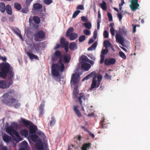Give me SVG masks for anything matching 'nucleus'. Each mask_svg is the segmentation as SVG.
<instances>
[{"mask_svg":"<svg viewBox=\"0 0 150 150\" xmlns=\"http://www.w3.org/2000/svg\"><path fill=\"white\" fill-rule=\"evenodd\" d=\"M71 58V56L69 54H65L62 55L60 50L56 51L52 56V61L55 62L59 59V63L61 66L58 64H53L51 67L52 75L55 77L59 76V72H63L64 69V65L63 62L68 63L70 62Z\"/></svg>","mask_w":150,"mask_h":150,"instance_id":"nucleus-1","label":"nucleus"},{"mask_svg":"<svg viewBox=\"0 0 150 150\" xmlns=\"http://www.w3.org/2000/svg\"><path fill=\"white\" fill-rule=\"evenodd\" d=\"M0 77L5 79L8 74V78L12 80L14 76V73L12 68L10 67V65L8 63H2L0 64Z\"/></svg>","mask_w":150,"mask_h":150,"instance_id":"nucleus-2","label":"nucleus"},{"mask_svg":"<svg viewBox=\"0 0 150 150\" xmlns=\"http://www.w3.org/2000/svg\"><path fill=\"white\" fill-rule=\"evenodd\" d=\"M10 94H4L3 96V99L2 100V103L9 106L13 105L15 108H17L21 105L18 100L14 98Z\"/></svg>","mask_w":150,"mask_h":150,"instance_id":"nucleus-3","label":"nucleus"},{"mask_svg":"<svg viewBox=\"0 0 150 150\" xmlns=\"http://www.w3.org/2000/svg\"><path fill=\"white\" fill-rule=\"evenodd\" d=\"M10 94H4L3 96V99L2 100V103L9 106L13 105L15 108H17L21 105L18 100L14 98Z\"/></svg>","mask_w":150,"mask_h":150,"instance_id":"nucleus-4","label":"nucleus"},{"mask_svg":"<svg viewBox=\"0 0 150 150\" xmlns=\"http://www.w3.org/2000/svg\"><path fill=\"white\" fill-rule=\"evenodd\" d=\"M6 131L7 133L11 136L16 142H18L22 140L18 133L13 127H8L6 128Z\"/></svg>","mask_w":150,"mask_h":150,"instance_id":"nucleus-5","label":"nucleus"},{"mask_svg":"<svg viewBox=\"0 0 150 150\" xmlns=\"http://www.w3.org/2000/svg\"><path fill=\"white\" fill-rule=\"evenodd\" d=\"M74 29L72 27L69 28L67 30L66 34V37H69L70 40H73L76 39L78 37V35L75 33L72 32Z\"/></svg>","mask_w":150,"mask_h":150,"instance_id":"nucleus-6","label":"nucleus"},{"mask_svg":"<svg viewBox=\"0 0 150 150\" xmlns=\"http://www.w3.org/2000/svg\"><path fill=\"white\" fill-rule=\"evenodd\" d=\"M73 97L75 99L76 101H78L82 106V110L84 111V108L82 106V101H84L86 100V97L83 94H74Z\"/></svg>","mask_w":150,"mask_h":150,"instance_id":"nucleus-7","label":"nucleus"},{"mask_svg":"<svg viewBox=\"0 0 150 150\" xmlns=\"http://www.w3.org/2000/svg\"><path fill=\"white\" fill-rule=\"evenodd\" d=\"M45 37V33L42 30H40L34 34V40L38 42L40 41L39 38L43 39Z\"/></svg>","mask_w":150,"mask_h":150,"instance_id":"nucleus-8","label":"nucleus"},{"mask_svg":"<svg viewBox=\"0 0 150 150\" xmlns=\"http://www.w3.org/2000/svg\"><path fill=\"white\" fill-rule=\"evenodd\" d=\"M131 4L130 7L133 11H135L136 10L139 9V5L138 3V0H132L131 1Z\"/></svg>","mask_w":150,"mask_h":150,"instance_id":"nucleus-9","label":"nucleus"},{"mask_svg":"<svg viewBox=\"0 0 150 150\" xmlns=\"http://www.w3.org/2000/svg\"><path fill=\"white\" fill-rule=\"evenodd\" d=\"M104 62L105 65L108 66L115 64L116 61L115 59L114 58H106Z\"/></svg>","mask_w":150,"mask_h":150,"instance_id":"nucleus-10","label":"nucleus"},{"mask_svg":"<svg viewBox=\"0 0 150 150\" xmlns=\"http://www.w3.org/2000/svg\"><path fill=\"white\" fill-rule=\"evenodd\" d=\"M79 75L77 73L73 74L71 76V83L72 82L74 84L77 83L79 81Z\"/></svg>","mask_w":150,"mask_h":150,"instance_id":"nucleus-11","label":"nucleus"},{"mask_svg":"<svg viewBox=\"0 0 150 150\" xmlns=\"http://www.w3.org/2000/svg\"><path fill=\"white\" fill-rule=\"evenodd\" d=\"M33 21H34L35 24H39L40 21V18L37 16H34L33 17L32 16H30L29 20V23H32Z\"/></svg>","mask_w":150,"mask_h":150,"instance_id":"nucleus-12","label":"nucleus"},{"mask_svg":"<svg viewBox=\"0 0 150 150\" xmlns=\"http://www.w3.org/2000/svg\"><path fill=\"white\" fill-rule=\"evenodd\" d=\"M96 74L93 77L92 83L91 85V88H98L99 86V84H98V81L96 79Z\"/></svg>","mask_w":150,"mask_h":150,"instance_id":"nucleus-13","label":"nucleus"},{"mask_svg":"<svg viewBox=\"0 0 150 150\" xmlns=\"http://www.w3.org/2000/svg\"><path fill=\"white\" fill-rule=\"evenodd\" d=\"M108 52V50L107 48L102 50L100 55V64H102L104 62L105 57V55Z\"/></svg>","mask_w":150,"mask_h":150,"instance_id":"nucleus-14","label":"nucleus"},{"mask_svg":"<svg viewBox=\"0 0 150 150\" xmlns=\"http://www.w3.org/2000/svg\"><path fill=\"white\" fill-rule=\"evenodd\" d=\"M115 38L116 41L120 43L123 46V44L124 42V40L123 38L120 34H117L115 35Z\"/></svg>","mask_w":150,"mask_h":150,"instance_id":"nucleus-15","label":"nucleus"},{"mask_svg":"<svg viewBox=\"0 0 150 150\" xmlns=\"http://www.w3.org/2000/svg\"><path fill=\"white\" fill-rule=\"evenodd\" d=\"M33 10L35 11H38L40 9H41V12L42 11V4L39 3H35L33 4Z\"/></svg>","mask_w":150,"mask_h":150,"instance_id":"nucleus-16","label":"nucleus"},{"mask_svg":"<svg viewBox=\"0 0 150 150\" xmlns=\"http://www.w3.org/2000/svg\"><path fill=\"white\" fill-rule=\"evenodd\" d=\"M91 67V65L88 63H84L81 64V68L84 70L87 71Z\"/></svg>","mask_w":150,"mask_h":150,"instance_id":"nucleus-17","label":"nucleus"},{"mask_svg":"<svg viewBox=\"0 0 150 150\" xmlns=\"http://www.w3.org/2000/svg\"><path fill=\"white\" fill-rule=\"evenodd\" d=\"M45 101L43 100L42 102V103L40 104L39 107V115L40 116H42L43 114L44 113V104Z\"/></svg>","mask_w":150,"mask_h":150,"instance_id":"nucleus-18","label":"nucleus"},{"mask_svg":"<svg viewBox=\"0 0 150 150\" xmlns=\"http://www.w3.org/2000/svg\"><path fill=\"white\" fill-rule=\"evenodd\" d=\"M69 48L71 50L74 51L77 49V44L74 42H71L69 44Z\"/></svg>","mask_w":150,"mask_h":150,"instance_id":"nucleus-19","label":"nucleus"},{"mask_svg":"<svg viewBox=\"0 0 150 150\" xmlns=\"http://www.w3.org/2000/svg\"><path fill=\"white\" fill-rule=\"evenodd\" d=\"M37 129V126L34 125L30 126L29 128L30 134L35 133Z\"/></svg>","mask_w":150,"mask_h":150,"instance_id":"nucleus-20","label":"nucleus"},{"mask_svg":"<svg viewBox=\"0 0 150 150\" xmlns=\"http://www.w3.org/2000/svg\"><path fill=\"white\" fill-rule=\"evenodd\" d=\"M36 146L37 150H44L43 144L41 141L36 142Z\"/></svg>","mask_w":150,"mask_h":150,"instance_id":"nucleus-21","label":"nucleus"},{"mask_svg":"<svg viewBox=\"0 0 150 150\" xmlns=\"http://www.w3.org/2000/svg\"><path fill=\"white\" fill-rule=\"evenodd\" d=\"M26 54L31 59H35L37 60H39V57L37 55L31 53L29 52H27Z\"/></svg>","mask_w":150,"mask_h":150,"instance_id":"nucleus-22","label":"nucleus"},{"mask_svg":"<svg viewBox=\"0 0 150 150\" xmlns=\"http://www.w3.org/2000/svg\"><path fill=\"white\" fill-rule=\"evenodd\" d=\"M4 141L6 143H8L11 140V137L6 134H4L2 137Z\"/></svg>","mask_w":150,"mask_h":150,"instance_id":"nucleus-23","label":"nucleus"},{"mask_svg":"<svg viewBox=\"0 0 150 150\" xmlns=\"http://www.w3.org/2000/svg\"><path fill=\"white\" fill-rule=\"evenodd\" d=\"M78 106L74 105V106L73 110L78 117H82V115L78 109Z\"/></svg>","mask_w":150,"mask_h":150,"instance_id":"nucleus-24","label":"nucleus"},{"mask_svg":"<svg viewBox=\"0 0 150 150\" xmlns=\"http://www.w3.org/2000/svg\"><path fill=\"white\" fill-rule=\"evenodd\" d=\"M96 73L95 71H93L90 73V74L87 75V76L84 77L82 79V81H84L86 80H87L91 77L94 76L96 75Z\"/></svg>","mask_w":150,"mask_h":150,"instance_id":"nucleus-25","label":"nucleus"},{"mask_svg":"<svg viewBox=\"0 0 150 150\" xmlns=\"http://www.w3.org/2000/svg\"><path fill=\"white\" fill-rule=\"evenodd\" d=\"M91 145L90 143L84 144L81 148L82 150H88L91 147Z\"/></svg>","mask_w":150,"mask_h":150,"instance_id":"nucleus-26","label":"nucleus"},{"mask_svg":"<svg viewBox=\"0 0 150 150\" xmlns=\"http://www.w3.org/2000/svg\"><path fill=\"white\" fill-rule=\"evenodd\" d=\"M88 58L86 56L83 55L80 58L81 64L88 62Z\"/></svg>","mask_w":150,"mask_h":150,"instance_id":"nucleus-27","label":"nucleus"},{"mask_svg":"<svg viewBox=\"0 0 150 150\" xmlns=\"http://www.w3.org/2000/svg\"><path fill=\"white\" fill-rule=\"evenodd\" d=\"M7 85L6 82L3 80L0 81V88L2 89L7 88Z\"/></svg>","mask_w":150,"mask_h":150,"instance_id":"nucleus-28","label":"nucleus"},{"mask_svg":"<svg viewBox=\"0 0 150 150\" xmlns=\"http://www.w3.org/2000/svg\"><path fill=\"white\" fill-rule=\"evenodd\" d=\"M5 10L8 14L9 15H11L12 14V9L11 6L9 5H7L6 6Z\"/></svg>","mask_w":150,"mask_h":150,"instance_id":"nucleus-29","label":"nucleus"},{"mask_svg":"<svg viewBox=\"0 0 150 150\" xmlns=\"http://www.w3.org/2000/svg\"><path fill=\"white\" fill-rule=\"evenodd\" d=\"M100 5L102 9L106 11L107 10V6L106 3L103 0L102 3L100 4Z\"/></svg>","mask_w":150,"mask_h":150,"instance_id":"nucleus-30","label":"nucleus"},{"mask_svg":"<svg viewBox=\"0 0 150 150\" xmlns=\"http://www.w3.org/2000/svg\"><path fill=\"white\" fill-rule=\"evenodd\" d=\"M20 134L21 135L25 137H27L28 136V131L27 129H23L20 132Z\"/></svg>","mask_w":150,"mask_h":150,"instance_id":"nucleus-31","label":"nucleus"},{"mask_svg":"<svg viewBox=\"0 0 150 150\" xmlns=\"http://www.w3.org/2000/svg\"><path fill=\"white\" fill-rule=\"evenodd\" d=\"M6 8V6L5 4L2 2L0 3V11L2 13H4Z\"/></svg>","mask_w":150,"mask_h":150,"instance_id":"nucleus-32","label":"nucleus"},{"mask_svg":"<svg viewBox=\"0 0 150 150\" xmlns=\"http://www.w3.org/2000/svg\"><path fill=\"white\" fill-rule=\"evenodd\" d=\"M39 45V43H35L33 44L34 49L37 52H38L40 50V47Z\"/></svg>","mask_w":150,"mask_h":150,"instance_id":"nucleus-33","label":"nucleus"},{"mask_svg":"<svg viewBox=\"0 0 150 150\" xmlns=\"http://www.w3.org/2000/svg\"><path fill=\"white\" fill-rule=\"evenodd\" d=\"M104 46L106 48H107L109 47H111L112 46L111 44L109 42L108 40H105L103 42Z\"/></svg>","mask_w":150,"mask_h":150,"instance_id":"nucleus-34","label":"nucleus"},{"mask_svg":"<svg viewBox=\"0 0 150 150\" xmlns=\"http://www.w3.org/2000/svg\"><path fill=\"white\" fill-rule=\"evenodd\" d=\"M97 42H95L91 47L88 48V50L92 51L93 50H95L97 46Z\"/></svg>","mask_w":150,"mask_h":150,"instance_id":"nucleus-35","label":"nucleus"},{"mask_svg":"<svg viewBox=\"0 0 150 150\" xmlns=\"http://www.w3.org/2000/svg\"><path fill=\"white\" fill-rule=\"evenodd\" d=\"M14 8L16 9L18 11H20L21 9V5L18 3H15L14 4Z\"/></svg>","mask_w":150,"mask_h":150,"instance_id":"nucleus-36","label":"nucleus"},{"mask_svg":"<svg viewBox=\"0 0 150 150\" xmlns=\"http://www.w3.org/2000/svg\"><path fill=\"white\" fill-rule=\"evenodd\" d=\"M56 122L55 119L53 117H51V120L50 121L49 124L51 127H53L55 124Z\"/></svg>","mask_w":150,"mask_h":150,"instance_id":"nucleus-37","label":"nucleus"},{"mask_svg":"<svg viewBox=\"0 0 150 150\" xmlns=\"http://www.w3.org/2000/svg\"><path fill=\"white\" fill-rule=\"evenodd\" d=\"M21 121L23 124L26 126H28L30 125V123H31V122L25 120V119L21 118Z\"/></svg>","mask_w":150,"mask_h":150,"instance_id":"nucleus-38","label":"nucleus"},{"mask_svg":"<svg viewBox=\"0 0 150 150\" xmlns=\"http://www.w3.org/2000/svg\"><path fill=\"white\" fill-rule=\"evenodd\" d=\"M30 137L33 142H35L37 141L38 137L37 135L35 134L31 135Z\"/></svg>","mask_w":150,"mask_h":150,"instance_id":"nucleus-39","label":"nucleus"},{"mask_svg":"<svg viewBox=\"0 0 150 150\" xmlns=\"http://www.w3.org/2000/svg\"><path fill=\"white\" fill-rule=\"evenodd\" d=\"M28 11V6H26L23 8L21 10V13H27Z\"/></svg>","mask_w":150,"mask_h":150,"instance_id":"nucleus-40","label":"nucleus"},{"mask_svg":"<svg viewBox=\"0 0 150 150\" xmlns=\"http://www.w3.org/2000/svg\"><path fill=\"white\" fill-rule=\"evenodd\" d=\"M85 27L86 28L90 29L91 27V25L90 22L86 23L84 24Z\"/></svg>","mask_w":150,"mask_h":150,"instance_id":"nucleus-41","label":"nucleus"},{"mask_svg":"<svg viewBox=\"0 0 150 150\" xmlns=\"http://www.w3.org/2000/svg\"><path fill=\"white\" fill-rule=\"evenodd\" d=\"M14 32L15 34L17 35L22 41H23L22 36L21 34L20 31L19 30L18 31H15Z\"/></svg>","mask_w":150,"mask_h":150,"instance_id":"nucleus-42","label":"nucleus"},{"mask_svg":"<svg viewBox=\"0 0 150 150\" xmlns=\"http://www.w3.org/2000/svg\"><path fill=\"white\" fill-rule=\"evenodd\" d=\"M80 12L81 11L79 10L75 11L73 14L72 18H75Z\"/></svg>","mask_w":150,"mask_h":150,"instance_id":"nucleus-43","label":"nucleus"},{"mask_svg":"<svg viewBox=\"0 0 150 150\" xmlns=\"http://www.w3.org/2000/svg\"><path fill=\"white\" fill-rule=\"evenodd\" d=\"M120 56L124 59H125L126 57L125 54L122 51H120L119 52Z\"/></svg>","mask_w":150,"mask_h":150,"instance_id":"nucleus-44","label":"nucleus"},{"mask_svg":"<svg viewBox=\"0 0 150 150\" xmlns=\"http://www.w3.org/2000/svg\"><path fill=\"white\" fill-rule=\"evenodd\" d=\"M86 37L84 35H82L80 36L79 38V42H81L85 40Z\"/></svg>","mask_w":150,"mask_h":150,"instance_id":"nucleus-45","label":"nucleus"},{"mask_svg":"<svg viewBox=\"0 0 150 150\" xmlns=\"http://www.w3.org/2000/svg\"><path fill=\"white\" fill-rule=\"evenodd\" d=\"M73 91V94H79V90L78 89V87L77 86H75L74 87Z\"/></svg>","mask_w":150,"mask_h":150,"instance_id":"nucleus-46","label":"nucleus"},{"mask_svg":"<svg viewBox=\"0 0 150 150\" xmlns=\"http://www.w3.org/2000/svg\"><path fill=\"white\" fill-rule=\"evenodd\" d=\"M96 78H97L98 79L97 81H98V84H100V81L102 79V76L100 74H98L97 76H96Z\"/></svg>","mask_w":150,"mask_h":150,"instance_id":"nucleus-47","label":"nucleus"},{"mask_svg":"<svg viewBox=\"0 0 150 150\" xmlns=\"http://www.w3.org/2000/svg\"><path fill=\"white\" fill-rule=\"evenodd\" d=\"M44 3L46 4L49 5L52 3V0H44Z\"/></svg>","mask_w":150,"mask_h":150,"instance_id":"nucleus-48","label":"nucleus"},{"mask_svg":"<svg viewBox=\"0 0 150 150\" xmlns=\"http://www.w3.org/2000/svg\"><path fill=\"white\" fill-rule=\"evenodd\" d=\"M103 37L105 38H108L109 36V34L107 30H105L103 32Z\"/></svg>","mask_w":150,"mask_h":150,"instance_id":"nucleus-49","label":"nucleus"},{"mask_svg":"<svg viewBox=\"0 0 150 150\" xmlns=\"http://www.w3.org/2000/svg\"><path fill=\"white\" fill-rule=\"evenodd\" d=\"M108 16L109 18V20L110 21H112V18L111 13L108 12L107 13Z\"/></svg>","mask_w":150,"mask_h":150,"instance_id":"nucleus-50","label":"nucleus"},{"mask_svg":"<svg viewBox=\"0 0 150 150\" xmlns=\"http://www.w3.org/2000/svg\"><path fill=\"white\" fill-rule=\"evenodd\" d=\"M60 44L61 47L63 48V47L66 46L67 45H69V42L68 41H66L64 42H60Z\"/></svg>","mask_w":150,"mask_h":150,"instance_id":"nucleus-51","label":"nucleus"},{"mask_svg":"<svg viewBox=\"0 0 150 150\" xmlns=\"http://www.w3.org/2000/svg\"><path fill=\"white\" fill-rule=\"evenodd\" d=\"M83 33L86 35H89L90 34V31L87 29H85L83 31Z\"/></svg>","mask_w":150,"mask_h":150,"instance_id":"nucleus-52","label":"nucleus"},{"mask_svg":"<svg viewBox=\"0 0 150 150\" xmlns=\"http://www.w3.org/2000/svg\"><path fill=\"white\" fill-rule=\"evenodd\" d=\"M110 31L111 34L112 36H114L115 35V30L114 28H110Z\"/></svg>","mask_w":150,"mask_h":150,"instance_id":"nucleus-53","label":"nucleus"},{"mask_svg":"<svg viewBox=\"0 0 150 150\" xmlns=\"http://www.w3.org/2000/svg\"><path fill=\"white\" fill-rule=\"evenodd\" d=\"M84 9L83 5H80L77 6L76 7V9L83 10Z\"/></svg>","mask_w":150,"mask_h":150,"instance_id":"nucleus-54","label":"nucleus"},{"mask_svg":"<svg viewBox=\"0 0 150 150\" xmlns=\"http://www.w3.org/2000/svg\"><path fill=\"white\" fill-rule=\"evenodd\" d=\"M33 0H26V4L27 6H30V3L33 1Z\"/></svg>","mask_w":150,"mask_h":150,"instance_id":"nucleus-55","label":"nucleus"},{"mask_svg":"<svg viewBox=\"0 0 150 150\" xmlns=\"http://www.w3.org/2000/svg\"><path fill=\"white\" fill-rule=\"evenodd\" d=\"M81 20L84 22H86L88 21V18L85 16H82L81 17Z\"/></svg>","mask_w":150,"mask_h":150,"instance_id":"nucleus-56","label":"nucleus"},{"mask_svg":"<svg viewBox=\"0 0 150 150\" xmlns=\"http://www.w3.org/2000/svg\"><path fill=\"white\" fill-rule=\"evenodd\" d=\"M68 45H67L66 46L63 47L64 48L65 51L66 53H67L69 50Z\"/></svg>","mask_w":150,"mask_h":150,"instance_id":"nucleus-57","label":"nucleus"},{"mask_svg":"<svg viewBox=\"0 0 150 150\" xmlns=\"http://www.w3.org/2000/svg\"><path fill=\"white\" fill-rule=\"evenodd\" d=\"M117 16L120 21H121L122 18V16L121 13H118Z\"/></svg>","mask_w":150,"mask_h":150,"instance_id":"nucleus-58","label":"nucleus"},{"mask_svg":"<svg viewBox=\"0 0 150 150\" xmlns=\"http://www.w3.org/2000/svg\"><path fill=\"white\" fill-rule=\"evenodd\" d=\"M104 77L105 78L108 79H111V76L109 75L107 73H106L105 74Z\"/></svg>","mask_w":150,"mask_h":150,"instance_id":"nucleus-59","label":"nucleus"},{"mask_svg":"<svg viewBox=\"0 0 150 150\" xmlns=\"http://www.w3.org/2000/svg\"><path fill=\"white\" fill-rule=\"evenodd\" d=\"M132 26L133 27L132 32L133 33H134L136 32V26L134 24L132 25Z\"/></svg>","mask_w":150,"mask_h":150,"instance_id":"nucleus-60","label":"nucleus"},{"mask_svg":"<svg viewBox=\"0 0 150 150\" xmlns=\"http://www.w3.org/2000/svg\"><path fill=\"white\" fill-rule=\"evenodd\" d=\"M103 122H104V120H103V121L101 122H100L101 123V126L100 127L101 128H105L106 127V125L105 124L104 125V124H103Z\"/></svg>","mask_w":150,"mask_h":150,"instance_id":"nucleus-61","label":"nucleus"},{"mask_svg":"<svg viewBox=\"0 0 150 150\" xmlns=\"http://www.w3.org/2000/svg\"><path fill=\"white\" fill-rule=\"evenodd\" d=\"M100 20H98L97 21V29L99 30L100 28Z\"/></svg>","mask_w":150,"mask_h":150,"instance_id":"nucleus-62","label":"nucleus"},{"mask_svg":"<svg viewBox=\"0 0 150 150\" xmlns=\"http://www.w3.org/2000/svg\"><path fill=\"white\" fill-rule=\"evenodd\" d=\"M13 77L12 78V80H11V81L10 82L8 83V84L7 85V88H8L12 84L13 82L12 81L13 80Z\"/></svg>","mask_w":150,"mask_h":150,"instance_id":"nucleus-63","label":"nucleus"},{"mask_svg":"<svg viewBox=\"0 0 150 150\" xmlns=\"http://www.w3.org/2000/svg\"><path fill=\"white\" fill-rule=\"evenodd\" d=\"M60 46H61L60 44H57L54 47V49L56 50L59 49L60 47Z\"/></svg>","mask_w":150,"mask_h":150,"instance_id":"nucleus-64","label":"nucleus"}]
</instances>
